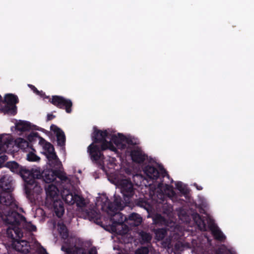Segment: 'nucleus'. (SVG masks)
Masks as SVG:
<instances>
[{"instance_id": "obj_16", "label": "nucleus", "mask_w": 254, "mask_h": 254, "mask_svg": "<svg viewBox=\"0 0 254 254\" xmlns=\"http://www.w3.org/2000/svg\"><path fill=\"white\" fill-rule=\"evenodd\" d=\"M65 251L66 254H97V251L95 248H91L86 252L82 248L76 246L66 248Z\"/></svg>"}, {"instance_id": "obj_14", "label": "nucleus", "mask_w": 254, "mask_h": 254, "mask_svg": "<svg viewBox=\"0 0 254 254\" xmlns=\"http://www.w3.org/2000/svg\"><path fill=\"white\" fill-rule=\"evenodd\" d=\"M207 223L208 227L212 232V233L216 239L222 241L226 239V236L215 225L213 219L210 216L208 217Z\"/></svg>"}, {"instance_id": "obj_46", "label": "nucleus", "mask_w": 254, "mask_h": 254, "mask_svg": "<svg viewBox=\"0 0 254 254\" xmlns=\"http://www.w3.org/2000/svg\"><path fill=\"white\" fill-rule=\"evenodd\" d=\"M62 250H63V251H64V247H62Z\"/></svg>"}, {"instance_id": "obj_33", "label": "nucleus", "mask_w": 254, "mask_h": 254, "mask_svg": "<svg viewBox=\"0 0 254 254\" xmlns=\"http://www.w3.org/2000/svg\"><path fill=\"white\" fill-rule=\"evenodd\" d=\"M140 236L142 239V240L145 242H148L151 239V236L146 233L142 232L140 233Z\"/></svg>"}, {"instance_id": "obj_39", "label": "nucleus", "mask_w": 254, "mask_h": 254, "mask_svg": "<svg viewBox=\"0 0 254 254\" xmlns=\"http://www.w3.org/2000/svg\"><path fill=\"white\" fill-rule=\"evenodd\" d=\"M142 179V177L139 175H135L133 176L134 182H135V183L136 185H137L138 183L136 182V180L138 179L139 180H141Z\"/></svg>"}, {"instance_id": "obj_38", "label": "nucleus", "mask_w": 254, "mask_h": 254, "mask_svg": "<svg viewBox=\"0 0 254 254\" xmlns=\"http://www.w3.org/2000/svg\"><path fill=\"white\" fill-rule=\"evenodd\" d=\"M29 86L30 87V88L32 89V90H33V91L36 94L40 95L41 96H42L44 94L42 91L41 92L39 91L34 86L31 85H29Z\"/></svg>"}, {"instance_id": "obj_19", "label": "nucleus", "mask_w": 254, "mask_h": 254, "mask_svg": "<svg viewBox=\"0 0 254 254\" xmlns=\"http://www.w3.org/2000/svg\"><path fill=\"white\" fill-rule=\"evenodd\" d=\"M51 129L56 133L58 144L61 146L64 145L65 140L64 132L60 128L54 125L51 126Z\"/></svg>"}, {"instance_id": "obj_22", "label": "nucleus", "mask_w": 254, "mask_h": 254, "mask_svg": "<svg viewBox=\"0 0 254 254\" xmlns=\"http://www.w3.org/2000/svg\"><path fill=\"white\" fill-rule=\"evenodd\" d=\"M5 166L9 169L10 171L12 172L15 173H20V175L21 176V172L24 170H27L25 168H22L21 166H20L15 161H10L7 162Z\"/></svg>"}, {"instance_id": "obj_21", "label": "nucleus", "mask_w": 254, "mask_h": 254, "mask_svg": "<svg viewBox=\"0 0 254 254\" xmlns=\"http://www.w3.org/2000/svg\"><path fill=\"white\" fill-rule=\"evenodd\" d=\"M126 222L131 226H138L141 223L142 218L138 214L132 213L126 219Z\"/></svg>"}, {"instance_id": "obj_34", "label": "nucleus", "mask_w": 254, "mask_h": 254, "mask_svg": "<svg viewBox=\"0 0 254 254\" xmlns=\"http://www.w3.org/2000/svg\"><path fill=\"white\" fill-rule=\"evenodd\" d=\"M149 252L148 249L146 247H143L138 249L136 252L135 254H148Z\"/></svg>"}, {"instance_id": "obj_17", "label": "nucleus", "mask_w": 254, "mask_h": 254, "mask_svg": "<svg viewBox=\"0 0 254 254\" xmlns=\"http://www.w3.org/2000/svg\"><path fill=\"white\" fill-rule=\"evenodd\" d=\"M12 122L15 125L14 127L15 130L23 132L32 128V126L28 122L16 120H13Z\"/></svg>"}, {"instance_id": "obj_6", "label": "nucleus", "mask_w": 254, "mask_h": 254, "mask_svg": "<svg viewBox=\"0 0 254 254\" xmlns=\"http://www.w3.org/2000/svg\"><path fill=\"white\" fill-rule=\"evenodd\" d=\"M25 150L29 146L28 142L22 138H17L14 143L12 137L9 134L0 136V154L5 152H11L16 151L14 146Z\"/></svg>"}, {"instance_id": "obj_28", "label": "nucleus", "mask_w": 254, "mask_h": 254, "mask_svg": "<svg viewBox=\"0 0 254 254\" xmlns=\"http://www.w3.org/2000/svg\"><path fill=\"white\" fill-rule=\"evenodd\" d=\"M217 254H235V252L232 249H228L225 247L223 246L217 252Z\"/></svg>"}, {"instance_id": "obj_11", "label": "nucleus", "mask_w": 254, "mask_h": 254, "mask_svg": "<svg viewBox=\"0 0 254 254\" xmlns=\"http://www.w3.org/2000/svg\"><path fill=\"white\" fill-rule=\"evenodd\" d=\"M62 196L68 204H73L76 203L78 206H82L84 204V199L80 195L73 193L69 190L64 189L61 193Z\"/></svg>"}, {"instance_id": "obj_41", "label": "nucleus", "mask_w": 254, "mask_h": 254, "mask_svg": "<svg viewBox=\"0 0 254 254\" xmlns=\"http://www.w3.org/2000/svg\"><path fill=\"white\" fill-rule=\"evenodd\" d=\"M36 135V133H30L28 136V139L31 141L32 140H33V137L34 136H35V135Z\"/></svg>"}, {"instance_id": "obj_27", "label": "nucleus", "mask_w": 254, "mask_h": 254, "mask_svg": "<svg viewBox=\"0 0 254 254\" xmlns=\"http://www.w3.org/2000/svg\"><path fill=\"white\" fill-rule=\"evenodd\" d=\"M166 231L164 229H159L155 231L156 238L158 240L163 239L166 235Z\"/></svg>"}, {"instance_id": "obj_7", "label": "nucleus", "mask_w": 254, "mask_h": 254, "mask_svg": "<svg viewBox=\"0 0 254 254\" xmlns=\"http://www.w3.org/2000/svg\"><path fill=\"white\" fill-rule=\"evenodd\" d=\"M30 175L27 170L21 172V177L25 182V190L27 196L32 200L38 199L42 192V189L35 180H28L27 176Z\"/></svg>"}, {"instance_id": "obj_31", "label": "nucleus", "mask_w": 254, "mask_h": 254, "mask_svg": "<svg viewBox=\"0 0 254 254\" xmlns=\"http://www.w3.org/2000/svg\"><path fill=\"white\" fill-rule=\"evenodd\" d=\"M198 219H199L198 221H196L197 225L199 228L202 231L206 230V224L204 221L201 220V219L198 216Z\"/></svg>"}, {"instance_id": "obj_13", "label": "nucleus", "mask_w": 254, "mask_h": 254, "mask_svg": "<svg viewBox=\"0 0 254 254\" xmlns=\"http://www.w3.org/2000/svg\"><path fill=\"white\" fill-rule=\"evenodd\" d=\"M144 172L146 176L150 179L152 180H156L160 174L165 177L166 175L165 170L162 168H159V170L155 169L154 167L148 166L144 169Z\"/></svg>"}, {"instance_id": "obj_8", "label": "nucleus", "mask_w": 254, "mask_h": 254, "mask_svg": "<svg viewBox=\"0 0 254 254\" xmlns=\"http://www.w3.org/2000/svg\"><path fill=\"white\" fill-rule=\"evenodd\" d=\"M17 102L18 99L16 96L7 94L5 96L4 101H1L0 98V110L5 114L14 115L16 113L15 104Z\"/></svg>"}, {"instance_id": "obj_29", "label": "nucleus", "mask_w": 254, "mask_h": 254, "mask_svg": "<svg viewBox=\"0 0 254 254\" xmlns=\"http://www.w3.org/2000/svg\"><path fill=\"white\" fill-rule=\"evenodd\" d=\"M27 159L29 161H38L40 160V157L34 153L31 152L27 154Z\"/></svg>"}, {"instance_id": "obj_9", "label": "nucleus", "mask_w": 254, "mask_h": 254, "mask_svg": "<svg viewBox=\"0 0 254 254\" xmlns=\"http://www.w3.org/2000/svg\"><path fill=\"white\" fill-rule=\"evenodd\" d=\"M43 149L50 165L56 169L62 168V162L56 154L53 146L51 143L45 142L43 145Z\"/></svg>"}, {"instance_id": "obj_26", "label": "nucleus", "mask_w": 254, "mask_h": 254, "mask_svg": "<svg viewBox=\"0 0 254 254\" xmlns=\"http://www.w3.org/2000/svg\"><path fill=\"white\" fill-rule=\"evenodd\" d=\"M153 220L154 223L159 224L166 225L167 223L165 220L160 215L157 214L153 216Z\"/></svg>"}, {"instance_id": "obj_44", "label": "nucleus", "mask_w": 254, "mask_h": 254, "mask_svg": "<svg viewBox=\"0 0 254 254\" xmlns=\"http://www.w3.org/2000/svg\"><path fill=\"white\" fill-rule=\"evenodd\" d=\"M195 186H196V189L198 190H202V187H198L197 186V185H196L195 184L194 185Z\"/></svg>"}, {"instance_id": "obj_30", "label": "nucleus", "mask_w": 254, "mask_h": 254, "mask_svg": "<svg viewBox=\"0 0 254 254\" xmlns=\"http://www.w3.org/2000/svg\"><path fill=\"white\" fill-rule=\"evenodd\" d=\"M165 193L171 198H173L175 196V192L173 190V188L168 185L166 186V190H165Z\"/></svg>"}, {"instance_id": "obj_23", "label": "nucleus", "mask_w": 254, "mask_h": 254, "mask_svg": "<svg viewBox=\"0 0 254 254\" xmlns=\"http://www.w3.org/2000/svg\"><path fill=\"white\" fill-rule=\"evenodd\" d=\"M57 229L60 235L63 239H65L68 236V231L66 226L62 223L59 222L57 226Z\"/></svg>"}, {"instance_id": "obj_42", "label": "nucleus", "mask_w": 254, "mask_h": 254, "mask_svg": "<svg viewBox=\"0 0 254 254\" xmlns=\"http://www.w3.org/2000/svg\"><path fill=\"white\" fill-rule=\"evenodd\" d=\"M36 226H35L33 225H31L30 226V230L31 231H35V230H36Z\"/></svg>"}, {"instance_id": "obj_24", "label": "nucleus", "mask_w": 254, "mask_h": 254, "mask_svg": "<svg viewBox=\"0 0 254 254\" xmlns=\"http://www.w3.org/2000/svg\"><path fill=\"white\" fill-rule=\"evenodd\" d=\"M27 170L30 173V175L27 176L28 180L39 179L41 176H42L41 170L39 168L32 169L31 171L28 170Z\"/></svg>"}, {"instance_id": "obj_43", "label": "nucleus", "mask_w": 254, "mask_h": 254, "mask_svg": "<svg viewBox=\"0 0 254 254\" xmlns=\"http://www.w3.org/2000/svg\"><path fill=\"white\" fill-rule=\"evenodd\" d=\"M53 115H52L48 116V119L49 120H52L53 119Z\"/></svg>"}, {"instance_id": "obj_2", "label": "nucleus", "mask_w": 254, "mask_h": 254, "mask_svg": "<svg viewBox=\"0 0 254 254\" xmlns=\"http://www.w3.org/2000/svg\"><path fill=\"white\" fill-rule=\"evenodd\" d=\"M93 137L96 142L101 143L102 150L109 149L115 152L118 149L124 150L129 147L132 143L128 137L110 130H95Z\"/></svg>"}, {"instance_id": "obj_20", "label": "nucleus", "mask_w": 254, "mask_h": 254, "mask_svg": "<svg viewBox=\"0 0 254 254\" xmlns=\"http://www.w3.org/2000/svg\"><path fill=\"white\" fill-rule=\"evenodd\" d=\"M42 177L46 183L55 181L57 178V172L52 170H45L43 172Z\"/></svg>"}, {"instance_id": "obj_37", "label": "nucleus", "mask_w": 254, "mask_h": 254, "mask_svg": "<svg viewBox=\"0 0 254 254\" xmlns=\"http://www.w3.org/2000/svg\"><path fill=\"white\" fill-rule=\"evenodd\" d=\"M7 157L6 155L0 156V168H1L5 161L7 160Z\"/></svg>"}, {"instance_id": "obj_45", "label": "nucleus", "mask_w": 254, "mask_h": 254, "mask_svg": "<svg viewBox=\"0 0 254 254\" xmlns=\"http://www.w3.org/2000/svg\"><path fill=\"white\" fill-rule=\"evenodd\" d=\"M169 243H170V242H169L168 244H169ZM168 245H164V247H167V246H168Z\"/></svg>"}, {"instance_id": "obj_36", "label": "nucleus", "mask_w": 254, "mask_h": 254, "mask_svg": "<svg viewBox=\"0 0 254 254\" xmlns=\"http://www.w3.org/2000/svg\"><path fill=\"white\" fill-rule=\"evenodd\" d=\"M87 215L92 219L98 218L97 213L94 210L91 211V212H87Z\"/></svg>"}, {"instance_id": "obj_25", "label": "nucleus", "mask_w": 254, "mask_h": 254, "mask_svg": "<svg viewBox=\"0 0 254 254\" xmlns=\"http://www.w3.org/2000/svg\"><path fill=\"white\" fill-rule=\"evenodd\" d=\"M177 189L182 193L186 194L188 192L187 186L182 182H176L175 183Z\"/></svg>"}, {"instance_id": "obj_12", "label": "nucleus", "mask_w": 254, "mask_h": 254, "mask_svg": "<svg viewBox=\"0 0 254 254\" xmlns=\"http://www.w3.org/2000/svg\"><path fill=\"white\" fill-rule=\"evenodd\" d=\"M51 103L60 108H64L67 113L71 112L72 102L71 100L66 99L59 96L53 97Z\"/></svg>"}, {"instance_id": "obj_18", "label": "nucleus", "mask_w": 254, "mask_h": 254, "mask_svg": "<svg viewBox=\"0 0 254 254\" xmlns=\"http://www.w3.org/2000/svg\"><path fill=\"white\" fill-rule=\"evenodd\" d=\"M0 203L7 206H10L12 208L16 207V204L10 193L3 192L0 195Z\"/></svg>"}, {"instance_id": "obj_40", "label": "nucleus", "mask_w": 254, "mask_h": 254, "mask_svg": "<svg viewBox=\"0 0 254 254\" xmlns=\"http://www.w3.org/2000/svg\"><path fill=\"white\" fill-rule=\"evenodd\" d=\"M38 252L39 254H48L46 250L42 247L39 248Z\"/></svg>"}, {"instance_id": "obj_15", "label": "nucleus", "mask_w": 254, "mask_h": 254, "mask_svg": "<svg viewBox=\"0 0 254 254\" xmlns=\"http://www.w3.org/2000/svg\"><path fill=\"white\" fill-rule=\"evenodd\" d=\"M130 155L133 161L138 163L143 162L147 158L145 153L138 147L134 148L131 152Z\"/></svg>"}, {"instance_id": "obj_10", "label": "nucleus", "mask_w": 254, "mask_h": 254, "mask_svg": "<svg viewBox=\"0 0 254 254\" xmlns=\"http://www.w3.org/2000/svg\"><path fill=\"white\" fill-rule=\"evenodd\" d=\"M116 179V178H115ZM117 185L120 187L121 192L124 196L126 203H129L128 199L134 194V189L131 182L127 179L119 180L117 179Z\"/></svg>"}, {"instance_id": "obj_3", "label": "nucleus", "mask_w": 254, "mask_h": 254, "mask_svg": "<svg viewBox=\"0 0 254 254\" xmlns=\"http://www.w3.org/2000/svg\"><path fill=\"white\" fill-rule=\"evenodd\" d=\"M100 198L102 202L101 204L102 209L107 212L109 215H113L111 219L112 224L109 226V230L120 235L126 234L128 231V227L124 223L126 221L127 217L121 213L116 212L118 209H122L124 207L120 198L115 197L114 201L115 207H114L109 203L106 195L102 196Z\"/></svg>"}, {"instance_id": "obj_35", "label": "nucleus", "mask_w": 254, "mask_h": 254, "mask_svg": "<svg viewBox=\"0 0 254 254\" xmlns=\"http://www.w3.org/2000/svg\"><path fill=\"white\" fill-rule=\"evenodd\" d=\"M198 205L201 207H204V208H206L208 206V204L207 203L206 200H205V198H204L203 197L199 198Z\"/></svg>"}, {"instance_id": "obj_47", "label": "nucleus", "mask_w": 254, "mask_h": 254, "mask_svg": "<svg viewBox=\"0 0 254 254\" xmlns=\"http://www.w3.org/2000/svg\"><path fill=\"white\" fill-rule=\"evenodd\" d=\"M99 202V200H98V202H97V205H98Z\"/></svg>"}, {"instance_id": "obj_4", "label": "nucleus", "mask_w": 254, "mask_h": 254, "mask_svg": "<svg viewBox=\"0 0 254 254\" xmlns=\"http://www.w3.org/2000/svg\"><path fill=\"white\" fill-rule=\"evenodd\" d=\"M92 160L101 166L102 169L108 174L112 175L115 170L116 159L114 158L109 157L108 159L104 158L99 147L92 143L88 147Z\"/></svg>"}, {"instance_id": "obj_32", "label": "nucleus", "mask_w": 254, "mask_h": 254, "mask_svg": "<svg viewBox=\"0 0 254 254\" xmlns=\"http://www.w3.org/2000/svg\"><path fill=\"white\" fill-rule=\"evenodd\" d=\"M57 177H58L62 181H67L68 180V177L64 172H57Z\"/></svg>"}, {"instance_id": "obj_5", "label": "nucleus", "mask_w": 254, "mask_h": 254, "mask_svg": "<svg viewBox=\"0 0 254 254\" xmlns=\"http://www.w3.org/2000/svg\"><path fill=\"white\" fill-rule=\"evenodd\" d=\"M46 193V202L53 205V210L58 217H62L64 212V208L63 203L60 199L59 190L56 186L49 185L45 187Z\"/></svg>"}, {"instance_id": "obj_1", "label": "nucleus", "mask_w": 254, "mask_h": 254, "mask_svg": "<svg viewBox=\"0 0 254 254\" xmlns=\"http://www.w3.org/2000/svg\"><path fill=\"white\" fill-rule=\"evenodd\" d=\"M0 219L10 225L7 229V234L12 239V247L17 251L25 254L28 253L30 246L27 241L19 240L22 236V233L18 227L19 225L25 222V218L13 211L11 212H8L4 215H0Z\"/></svg>"}]
</instances>
